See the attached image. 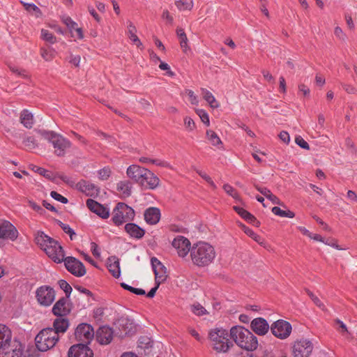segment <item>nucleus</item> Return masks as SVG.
I'll use <instances>...</instances> for the list:
<instances>
[{
    "label": "nucleus",
    "instance_id": "nucleus-42",
    "mask_svg": "<svg viewBox=\"0 0 357 357\" xmlns=\"http://www.w3.org/2000/svg\"><path fill=\"white\" fill-rule=\"evenodd\" d=\"M22 3L24 4V8L28 12H35L36 17H39L41 15V12L40 8L36 6L34 3H24L22 1Z\"/></svg>",
    "mask_w": 357,
    "mask_h": 357
},
{
    "label": "nucleus",
    "instance_id": "nucleus-52",
    "mask_svg": "<svg viewBox=\"0 0 357 357\" xmlns=\"http://www.w3.org/2000/svg\"><path fill=\"white\" fill-rule=\"evenodd\" d=\"M185 93L188 96L189 100L192 105H198V103H199L198 98L192 90L187 89L185 91Z\"/></svg>",
    "mask_w": 357,
    "mask_h": 357
},
{
    "label": "nucleus",
    "instance_id": "nucleus-49",
    "mask_svg": "<svg viewBox=\"0 0 357 357\" xmlns=\"http://www.w3.org/2000/svg\"><path fill=\"white\" fill-rule=\"evenodd\" d=\"M50 196L55 200L60 202L62 204H67L68 200L65 197L62 196L61 194L58 193L56 191H52L50 192Z\"/></svg>",
    "mask_w": 357,
    "mask_h": 357
},
{
    "label": "nucleus",
    "instance_id": "nucleus-39",
    "mask_svg": "<svg viewBox=\"0 0 357 357\" xmlns=\"http://www.w3.org/2000/svg\"><path fill=\"white\" fill-rule=\"evenodd\" d=\"M40 55L43 59L50 61L54 57V50L53 49L47 50L42 47L40 49Z\"/></svg>",
    "mask_w": 357,
    "mask_h": 357
},
{
    "label": "nucleus",
    "instance_id": "nucleus-10",
    "mask_svg": "<svg viewBox=\"0 0 357 357\" xmlns=\"http://www.w3.org/2000/svg\"><path fill=\"white\" fill-rule=\"evenodd\" d=\"M75 336L79 344L87 345L94 337V330L91 325L86 323L79 324L75 331Z\"/></svg>",
    "mask_w": 357,
    "mask_h": 357
},
{
    "label": "nucleus",
    "instance_id": "nucleus-64",
    "mask_svg": "<svg viewBox=\"0 0 357 357\" xmlns=\"http://www.w3.org/2000/svg\"><path fill=\"white\" fill-rule=\"evenodd\" d=\"M256 189L266 198L268 197V194L271 193V190L265 187L256 185Z\"/></svg>",
    "mask_w": 357,
    "mask_h": 357
},
{
    "label": "nucleus",
    "instance_id": "nucleus-30",
    "mask_svg": "<svg viewBox=\"0 0 357 357\" xmlns=\"http://www.w3.org/2000/svg\"><path fill=\"white\" fill-rule=\"evenodd\" d=\"M12 337L11 331L5 325L0 324V350L3 349L7 342Z\"/></svg>",
    "mask_w": 357,
    "mask_h": 357
},
{
    "label": "nucleus",
    "instance_id": "nucleus-18",
    "mask_svg": "<svg viewBox=\"0 0 357 357\" xmlns=\"http://www.w3.org/2000/svg\"><path fill=\"white\" fill-rule=\"evenodd\" d=\"M68 357H93V351L84 344L73 345L68 351Z\"/></svg>",
    "mask_w": 357,
    "mask_h": 357
},
{
    "label": "nucleus",
    "instance_id": "nucleus-23",
    "mask_svg": "<svg viewBox=\"0 0 357 357\" xmlns=\"http://www.w3.org/2000/svg\"><path fill=\"white\" fill-rule=\"evenodd\" d=\"M252 330L258 335H264L268 331L271 327L267 321L261 317L254 319L250 324Z\"/></svg>",
    "mask_w": 357,
    "mask_h": 357
},
{
    "label": "nucleus",
    "instance_id": "nucleus-48",
    "mask_svg": "<svg viewBox=\"0 0 357 357\" xmlns=\"http://www.w3.org/2000/svg\"><path fill=\"white\" fill-rule=\"evenodd\" d=\"M184 125L185 128L188 131H192L196 128L195 123L194 122V121L190 117L188 116L185 117Z\"/></svg>",
    "mask_w": 357,
    "mask_h": 357
},
{
    "label": "nucleus",
    "instance_id": "nucleus-63",
    "mask_svg": "<svg viewBox=\"0 0 357 357\" xmlns=\"http://www.w3.org/2000/svg\"><path fill=\"white\" fill-rule=\"evenodd\" d=\"M190 334L194 337L197 341L202 342L203 337L199 334V333L194 328L189 329Z\"/></svg>",
    "mask_w": 357,
    "mask_h": 357
},
{
    "label": "nucleus",
    "instance_id": "nucleus-9",
    "mask_svg": "<svg viewBox=\"0 0 357 357\" xmlns=\"http://www.w3.org/2000/svg\"><path fill=\"white\" fill-rule=\"evenodd\" d=\"M6 344L3 349L0 350V357L24 356V347L17 340L11 337L10 341H8Z\"/></svg>",
    "mask_w": 357,
    "mask_h": 357
},
{
    "label": "nucleus",
    "instance_id": "nucleus-8",
    "mask_svg": "<svg viewBox=\"0 0 357 357\" xmlns=\"http://www.w3.org/2000/svg\"><path fill=\"white\" fill-rule=\"evenodd\" d=\"M36 298L40 305L50 306L55 300V291L50 286H40L36 291Z\"/></svg>",
    "mask_w": 357,
    "mask_h": 357
},
{
    "label": "nucleus",
    "instance_id": "nucleus-40",
    "mask_svg": "<svg viewBox=\"0 0 357 357\" xmlns=\"http://www.w3.org/2000/svg\"><path fill=\"white\" fill-rule=\"evenodd\" d=\"M191 310L197 316H202L207 314L206 310L199 303H195L191 305Z\"/></svg>",
    "mask_w": 357,
    "mask_h": 357
},
{
    "label": "nucleus",
    "instance_id": "nucleus-57",
    "mask_svg": "<svg viewBox=\"0 0 357 357\" xmlns=\"http://www.w3.org/2000/svg\"><path fill=\"white\" fill-rule=\"evenodd\" d=\"M36 172L39 174L43 175L45 178H52V173L44 168L42 167H36Z\"/></svg>",
    "mask_w": 357,
    "mask_h": 357
},
{
    "label": "nucleus",
    "instance_id": "nucleus-50",
    "mask_svg": "<svg viewBox=\"0 0 357 357\" xmlns=\"http://www.w3.org/2000/svg\"><path fill=\"white\" fill-rule=\"evenodd\" d=\"M59 225L63 229V231L65 233L68 234L70 236V239L73 240V236L75 235V231L68 225L63 223L61 222H60Z\"/></svg>",
    "mask_w": 357,
    "mask_h": 357
},
{
    "label": "nucleus",
    "instance_id": "nucleus-36",
    "mask_svg": "<svg viewBox=\"0 0 357 357\" xmlns=\"http://www.w3.org/2000/svg\"><path fill=\"white\" fill-rule=\"evenodd\" d=\"M272 212L275 215L282 217V218H293L295 216V213L289 210L284 211L282 210L278 206H274L272 208Z\"/></svg>",
    "mask_w": 357,
    "mask_h": 357
},
{
    "label": "nucleus",
    "instance_id": "nucleus-19",
    "mask_svg": "<svg viewBox=\"0 0 357 357\" xmlns=\"http://www.w3.org/2000/svg\"><path fill=\"white\" fill-rule=\"evenodd\" d=\"M18 231L16 228L7 220L0 222V238L12 241L17 238Z\"/></svg>",
    "mask_w": 357,
    "mask_h": 357
},
{
    "label": "nucleus",
    "instance_id": "nucleus-17",
    "mask_svg": "<svg viewBox=\"0 0 357 357\" xmlns=\"http://www.w3.org/2000/svg\"><path fill=\"white\" fill-rule=\"evenodd\" d=\"M151 266L155 274V283L161 284L167 278L166 268L155 257L151 259Z\"/></svg>",
    "mask_w": 357,
    "mask_h": 357
},
{
    "label": "nucleus",
    "instance_id": "nucleus-34",
    "mask_svg": "<svg viewBox=\"0 0 357 357\" xmlns=\"http://www.w3.org/2000/svg\"><path fill=\"white\" fill-rule=\"evenodd\" d=\"M234 209L235 211L244 220L248 221L250 223L254 224L255 222H257L256 218L253 215H252L250 213L245 210L241 206H234Z\"/></svg>",
    "mask_w": 357,
    "mask_h": 357
},
{
    "label": "nucleus",
    "instance_id": "nucleus-24",
    "mask_svg": "<svg viewBox=\"0 0 357 357\" xmlns=\"http://www.w3.org/2000/svg\"><path fill=\"white\" fill-rule=\"evenodd\" d=\"M77 189L86 196L93 197L98 193V188L90 181L82 180L76 185Z\"/></svg>",
    "mask_w": 357,
    "mask_h": 357
},
{
    "label": "nucleus",
    "instance_id": "nucleus-41",
    "mask_svg": "<svg viewBox=\"0 0 357 357\" xmlns=\"http://www.w3.org/2000/svg\"><path fill=\"white\" fill-rule=\"evenodd\" d=\"M59 284L60 288L65 292L66 297L70 298V294L72 292V287L70 285L64 280H60L59 281Z\"/></svg>",
    "mask_w": 357,
    "mask_h": 357
},
{
    "label": "nucleus",
    "instance_id": "nucleus-15",
    "mask_svg": "<svg viewBox=\"0 0 357 357\" xmlns=\"http://www.w3.org/2000/svg\"><path fill=\"white\" fill-rule=\"evenodd\" d=\"M190 241L181 236H178L172 241V246L176 250L179 257H185L191 252Z\"/></svg>",
    "mask_w": 357,
    "mask_h": 357
},
{
    "label": "nucleus",
    "instance_id": "nucleus-6",
    "mask_svg": "<svg viewBox=\"0 0 357 357\" xmlns=\"http://www.w3.org/2000/svg\"><path fill=\"white\" fill-rule=\"evenodd\" d=\"M39 132L52 144L54 148V153L58 156L64 155L66 150L71 145L68 139L53 131L40 130Z\"/></svg>",
    "mask_w": 357,
    "mask_h": 357
},
{
    "label": "nucleus",
    "instance_id": "nucleus-13",
    "mask_svg": "<svg viewBox=\"0 0 357 357\" xmlns=\"http://www.w3.org/2000/svg\"><path fill=\"white\" fill-rule=\"evenodd\" d=\"M66 269L76 277H82L86 274V268L84 264L73 257H68L63 260Z\"/></svg>",
    "mask_w": 357,
    "mask_h": 357
},
{
    "label": "nucleus",
    "instance_id": "nucleus-3",
    "mask_svg": "<svg viewBox=\"0 0 357 357\" xmlns=\"http://www.w3.org/2000/svg\"><path fill=\"white\" fill-rule=\"evenodd\" d=\"M230 336L240 347L247 351H254L258 347V340L248 329L236 326L231 328Z\"/></svg>",
    "mask_w": 357,
    "mask_h": 357
},
{
    "label": "nucleus",
    "instance_id": "nucleus-1",
    "mask_svg": "<svg viewBox=\"0 0 357 357\" xmlns=\"http://www.w3.org/2000/svg\"><path fill=\"white\" fill-rule=\"evenodd\" d=\"M190 257L193 264L198 267H205L213 262L216 252L210 243L199 241L191 248Z\"/></svg>",
    "mask_w": 357,
    "mask_h": 357
},
{
    "label": "nucleus",
    "instance_id": "nucleus-59",
    "mask_svg": "<svg viewBox=\"0 0 357 357\" xmlns=\"http://www.w3.org/2000/svg\"><path fill=\"white\" fill-rule=\"evenodd\" d=\"M80 60H81V59L79 55L70 54V56L69 57V62L76 67L79 66Z\"/></svg>",
    "mask_w": 357,
    "mask_h": 357
},
{
    "label": "nucleus",
    "instance_id": "nucleus-37",
    "mask_svg": "<svg viewBox=\"0 0 357 357\" xmlns=\"http://www.w3.org/2000/svg\"><path fill=\"white\" fill-rule=\"evenodd\" d=\"M206 137L212 145L218 146L222 144V141L218 135L213 130H209L206 131Z\"/></svg>",
    "mask_w": 357,
    "mask_h": 357
},
{
    "label": "nucleus",
    "instance_id": "nucleus-32",
    "mask_svg": "<svg viewBox=\"0 0 357 357\" xmlns=\"http://www.w3.org/2000/svg\"><path fill=\"white\" fill-rule=\"evenodd\" d=\"M127 24H128V38L137 47L141 46L142 44L140 42L137 36L136 35L137 29H136L135 26L130 21H128Z\"/></svg>",
    "mask_w": 357,
    "mask_h": 357
},
{
    "label": "nucleus",
    "instance_id": "nucleus-31",
    "mask_svg": "<svg viewBox=\"0 0 357 357\" xmlns=\"http://www.w3.org/2000/svg\"><path fill=\"white\" fill-rule=\"evenodd\" d=\"M20 122L26 128H31L34 124L33 115L27 109H24L20 114Z\"/></svg>",
    "mask_w": 357,
    "mask_h": 357
},
{
    "label": "nucleus",
    "instance_id": "nucleus-26",
    "mask_svg": "<svg viewBox=\"0 0 357 357\" xmlns=\"http://www.w3.org/2000/svg\"><path fill=\"white\" fill-rule=\"evenodd\" d=\"M70 326L68 319L64 317H58L53 322V327L52 330L56 333V335L60 337V334H63L66 332Z\"/></svg>",
    "mask_w": 357,
    "mask_h": 357
},
{
    "label": "nucleus",
    "instance_id": "nucleus-60",
    "mask_svg": "<svg viewBox=\"0 0 357 357\" xmlns=\"http://www.w3.org/2000/svg\"><path fill=\"white\" fill-rule=\"evenodd\" d=\"M280 139L284 142L285 144H288L290 142V136L287 132L282 131L279 135Z\"/></svg>",
    "mask_w": 357,
    "mask_h": 357
},
{
    "label": "nucleus",
    "instance_id": "nucleus-4",
    "mask_svg": "<svg viewBox=\"0 0 357 357\" xmlns=\"http://www.w3.org/2000/svg\"><path fill=\"white\" fill-rule=\"evenodd\" d=\"M208 337L212 348L218 353H225L232 346L226 329L222 328L213 329L209 332Z\"/></svg>",
    "mask_w": 357,
    "mask_h": 357
},
{
    "label": "nucleus",
    "instance_id": "nucleus-43",
    "mask_svg": "<svg viewBox=\"0 0 357 357\" xmlns=\"http://www.w3.org/2000/svg\"><path fill=\"white\" fill-rule=\"evenodd\" d=\"M223 189L229 196L232 197L235 199H238L239 196L236 190L229 184H225Z\"/></svg>",
    "mask_w": 357,
    "mask_h": 357
},
{
    "label": "nucleus",
    "instance_id": "nucleus-25",
    "mask_svg": "<svg viewBox=\"0 0 357 357\" xmlns=\"http://www.w3.org/2000/svg\"><path fill=\"white\" fill-rule=\"evenodd\" d=\"M146 169L137 165H132L128 167L126 173L130 179L135 183H139V182L143 181L142 177Z\"/></svg>",
    "mask_w": 357,
    "mask_h": 357
},
{
    "label": "nucleus",
    "instance_id": "nucleus-53",
    "mask_svg": "<svg viewBox=\"0 0 357 357\" xmlns=\"http://www.w3.org/2000/svg\"><path fill=\"white\" fill-rule=\"evenodd\" d=\"M295 142H296V144L298 145L302 149H304L306 150L310 149V146H309L308 143L301 136L296 137L295 139Z\"/></svg>",
    "mask_w": 357,
    "mask_h": 357
},
{
    "label": "nucleus",
    "instance_id": "nucleus-21",
    "mask_svg": "<svg viewBox=\"0 0 357 357\" xmlns=\"http://www.w3.org/2000/svg\"><path fill=\"white\" fill-rule=\"evenodd\" d=\"M142 179L143 181L139 182V184L141 186L149 189H155L160 183V179L158 177L148 169H146Z\"/></svg>",
    "mask_w": 357,
    "mask_h": 357
},
{
    "label": "nucleus",
    "instance_id": "nucleus-14",
    "mask_svg": "<svg viewBox=\"0 0 357 357\" xmlns=\"http://www.w3.org/2000/svg\"><path fill=\"white\" fill-rule=\"evenodd\" d=\"M116 325L122 335H132L136 332L137 326L134 320L128 317L119 318Z\"/></svg>",
    "mask_w": 357,
    "mask_h": 357
},
{
    "label": "nucleus",
    "instance_id": "nucleus-28",
    "mask_svg": "<svg viewBox=\"0 0 357 357\" xmlns=\"http://www.w3.org/2000/svg\"><path fill=\"white\" fill-rule=\"evenodd\" d=\"M125 230L130 237L137 239L142 238L145 234L144 230L135 223H127Z\"/></svg>",
    "mask_w": 357,
    "mask_h": 357
},
{
    "label": "nucleus",
    "instance_id": "nucleus-54",
    "mask_svg": "<svg viewBox=\"0 0 357 357\" xmlns=\"http://www.w3.org/2000/svg\"><path fill=\"white\" fill-rule=\"evenodd\" d=\"M118 189L123 191V194L126 196L130 195L131 190L128 184L121 183L118 185Z\"/></svg>",
    "mask_w": 357,
    "mask_h": 357
},
{
    "label": "nucleus",
    "instance_id": "nucleus-44",
    "mask_svg": "<svg viewBox=\"0 0 357 357\" xmlns=\"http://www.w3.org/2000/svg\"><path fill=\"white\" fill-rule=\"evenodd\" d=\"M62 20L63 22L68 27L70 32L73 33L74 31V29L77 26V24L68 16L63 17Z\"/></svg>",
    "mask_w": 357,
    "mask_h": 357
},
{
    "label": "nucleus",
    "instance_id": "nucleus-55",
    "mask_svg": "<svg viewBox=\"0 0 357 357\" xmlns=\"http://www.w3.org/2000/svg\"><path fill=\"white\" fill-rule=\"evenodd\" d=\"M99 178L102 180H106L110 176V170L108 168H103L98 171Z\"/></svg>",
    "mask_w": 357,
    "mask_h": 357
},
{
    "label": "nucleus",
    "instance_id": "nucleus-7",
    "mask_svg": "<svg viewBox=\"0 0 357 357\" xmlns=\"http://www.w3.org/2000/svg\"><path fill=\"white\" fill-rule=\"evenodd\" d=\"M112 220L116 226L132 220L135 217L134 209L124 203H118L112 212Z\"/></svg>",
    "mask_w": 357,
    "mask_h": 357
},
{
    "label": "nucleus",
    "instance_id": "nucleus-62",
    "mask_svg": "<svg viewBox=\"0 0 357 357\" xmlns=\"http://www.w3.org/2000/svg\"><path fill=\"white\" fill-rule=\"evenodd\" d=\"M91 250L92 254L96 257H100V252L99 251L98 246L97 245L96 243H95L93 242L91 243Z\"/></svg>",
    "mask_w": 357,
    "mask_h": 357
},
{
    "label": "nucleus",
    "instance_id": "nucleus-2",
    "mask_svg": "<svg viewBox=\"0 0 357 357\" xmlns=\"http://www.w3.org/2000/svg\"><path fill=\"white\" fill-rule=\"evenodd\" d=\"M35 241L47 255L56 263H61L64 259V251L59 242L45 234L38 231Z\"/></svg>",
    "mask_w": 357,
    "mask_h": 357
},
{
    "label": "nucleus",
    "instance_id": "nucleus-11",
    "mask_svg": "<svg viewBox=\"0 0 357 357\" xmlns=\"http://www.w3.org/2000/svg\"><path fill=\"white\" fill-rule=\"evenodd\" d=\"M291 330V324L283 319L277 320L271 326L273 335L280 340H284L289 337Z\"/></svg>",
    "mask_w": 357,
    "mask_h": 357
},
{
    "label": "nucleus",
    "instance_id": "nucleus-22",
    "mask_svg": "<svg viewBox=\"0 0 357 357\" xmlns=\"http://www.w3.org/2000/svg\"><path fill=\"white\" fill-rule=\"evenodd\" d=\"M86 206L92 212L102 219H107L109 216V209L93 199H87Z\"/></svg>",
    "mask_w": 357,
    "mask_h": 357
},
{
    "label": "nucleus",
    "instance_id": "nucleus-46",
    "mask_svg": "<svg viewBox=\"0 0 357 357\" xmlns=\"http://www.w3.org/2000/svg\"><path fill=\"white\" fill-rule=\"evenodd\" d=\"M151 164L161 167L172 169V166L169 162L161 159H153Z\"/></svg>",
    "mask_w": 357,
    "mask_h": 357
},
{
    "label": "nucleus",
    "instance_id": "nucleus-12",
    "mask_svg": "<svg viewBox=\"0 0 357 357\" xmlns=\"http://www.w3.org/2000/svg\"><path fill=\"white\" fill-rule=\"evenodd\" d=\"M313 350V344L309 340L301 339L296 340L293 346L294 357H309Z\"/></svg>",
    "mask_w": 357,
    "mask_h": 357
},
{
    "label": "nucleus",
    "instance_id": "nucleus-56",
    "mask_svg": "<svg viewBox=\"0 0 357 357\" xmlns=\"http://www.w3.org/2000/svg\"><path fill=\"white\" fill-rule=\"evenodd\" d=\"M162 18L165 20H166L167 23L172 25L174 22V18L170 15L169 12L167 10H165L162 12Z\"/></svg>",
    "mask_w": 357,
    "mask_h": 357
},
{
    "label": "nucleus",
    "instance_id": "nucleus-27",
    "mask_svg": "<svg viewBox=\"0 0 357 357\" xmlns=\"http://www.w3.org/2000/svg\"><path fill=\"white\" fill-rule=\"evenodd\" d=\"M144 220L149 225H155L160 218V211L158 208L149 207L144 212Z\"/></svg>",
    "mask_w": 357,
    "mask_h": 357
},
{
    "label": "nucleus",
    "instance_id": "nucleus-61",
    "mask_svg": "<svg viewBox=\"0 0 357 357\" xmlns=\"http://www.w3.org/2000/svg\"><path fill=\"white\" fill-rule=\"evenodd\" d=\"M159 68L162 70H167L168 75L171 76L174 75V73L170 70V67L167 63L161 61L159 65Z\"/></svg>",
    "mask_w": 357,
    "mask_h": 357
},
{
    "label": "nucleus",
    "instance_id": "nucleus-5",
    "mask_svg": "<svg viewBox=\"0 0 357 357\" xmlns=\"http://www.w3.org/2000/svg\"><path fill=\"white\" fill-rule=\"evenodd\" d=\"M59 340L58 335L52 328L41 330L35 337L36 348L40 351H46L53 348Z\"/></svg>",
    "mask_w": 357,
    "mask_h": 357
},
{
    "label": "nucleus",
    "instance_id": "nucleus-45",
    "mask_svg": "<svg viewBox=\"0 0 357 357\" xmlns=\"http://www.w3.org/2000/svg\"><path fill=\"white\" fill-rule=\"evenodd\" d=\"M197 114L201 119L202 121L207 126L210 124L209 116L208 113L204 109H197Z\"/></svg>",
    "mask_w": 357,
    "mask_h": 357
},
{
    "label": "nucleus",
    "instance_id": "nucleus-33",
    "mask_svg": "<svg viewBox=\"0 0 357 357\" xmlns=\"http://www.w3.org/2000/svg\"><path fill=\"white\" fill-rule=\"evenodd\" d=\"M201 91L203 98L209 104L211 107L218 108L220 107V104L218 102L214 96L209 91L204 88H202Z\"/></svg>",
    "mask_w": 357,
    "mask_h": 357
},
{
    "label": "nucleus",
    "instance_id": "nucleus-51",
    "mask_svg": "<svg viewBox=\"0 0 357 357\" xmlns=\"http://www.w3.org/2000/svg\"><path fill=\"white\" fill-rule=\"evenodd\" d=\"M23 144L29 149H33L36 146V140L33 137L29 136L24 139Z\"/></svg>",
    "mask_w": 357,
    "mask_h": 357
},
{
    "label": "nucleus",
    "instance_id": "nucleus-58",
    "mask_svg": "<svg viewBox=\"0 0 357 357\" xmlns=\"http://www.w3.org/2000/svg\"><path fill=\"white\" fill-rule=\"evenodd\" d=\"M334 33L336 37H337L339 39L342 40H346V35L343 32L342 29L340 26H336L334 30Z\"/></svg>",
    "mask_w": 357,
    "mask_h": 357
},
{
    "label": "nucleus",
    "instance_id": "nucleus-16",
    "mask_svg": "<svg viewBox=\"0 0 357 357\" xmlns=\"http://www.w3.org/2000/svg\"><path fill=\"white\" fill-rule=\"evenodd\" d=\"M69 298L62 297L59 298L52 307V313L56 317H66L71 311V305Z\"/></svg>",
    "mask_w": 357,
    "mask_h": 357
},
{
    "label": "nucleus",
    "instance_id": "nucleus-35",
    "mask_svg": "<svg viewBox=\"0 0 357 357\" xmlns=\"http://www.w3.org/2000/svg\"><path fill=\"white\" fill-rule=\"evenodd\" d=\"M175 6L179 11L191 10L194 7V1L176 0Z\"/></svg>",
    "mask_w": 357,
    "mask_h": 357
},
{
    "label": "nucleus",
    "instance_id": "nucleus-38",
    "mask_svg": "<svg viewBox=\"0 0 357 357\" xmlns=\"http://www.w3.org/2000/svg\"><path fill=\"white\" fill-rule=\"evenodd\" d=\"M41 38L43 40L51 43L54 44L56 42V37L53 33L50 32L48 30L42 29L41 30Z\"/></svg>",
    "mask_w": 357,
    "mask_h": 357
},
{
    "label": "nucleus",
    "instance_id": "nucleus-47",
    "mask_svg": "<svg viewBox=\"0 0 357 357\" xmlns=\"http://www.w3.org/2000/svg\"><path fill=\"white\" fill-rule=\"evenodd\" d=\"M244 232L248 236L253 238L255 241L259 243H262V242H261V237L259 235H257L252 229L244 227Z\"/></svg>",
    "mask_w": 357,
    "mask_h": 357
},
{
    "label": "nucleus",
    "instance_id": "nucleus-29",
    "mask_svg": "<svg viewBox=\"0 0 357 357\" xmlns=\"http://www.w3.org/2000/svg\"><path fill=\"white\" fill-rule=\"evenodd\" d=\"M107 268L112 275L118 278L121 275L120 265L118 258L116 257H111L108 259Z\"/></svg>",
    "mask_w": 357,
    "mask_h": 357
},
{
    "label": "nucleus",
    "instance_id": "nucleus-20",
    "mask_svg": "<svg viewBox=\"0 0 357 357\" xmlns=\"http://www.w3.org/2000/svg\"><path fill=\"white\" fill-rule=\"evenodd\" d=\"M113 335L112 328L107 326H103L100 327L96 332V340L100 344H108L112 342Z\"/></svg>",
    "mask_w": 357,
    "mask_h": 357
}]
</instances>
